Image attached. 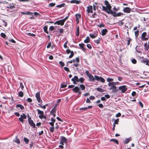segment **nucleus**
Returning <instances> with one entry per match:
<instances>
[{
    "label": "nucleus",
    "instance_id": "f257e3e1",
    "mask_svg": "<svg viewBox=\"0 0 149 149\" xmlns=\"http://www.w3.org/2000/svg\"><path fill=\"white\" fill-rule=\"evenodd\" d=\"M104 3L105 5H106V7L104 6H102V7L103 10L105 11L108 14H113L114 13V12L111 10V6L109 4V2L107 1H105Z\"/></svg>",
    "mask_w": 149,
    "mask_h": 149
},
{
    "label": "nucleus",
    "instance_id": "f03ea898",
    "mask_svg": "<svg viewBox=\"0 0 149 149\" xmlns=\"http://www.w3.org/2000/svg\"><path fill=\"white\" fill-rule=\"evenodd\" d=\"M85 79L83 77H81L79 79H78L77 76H75L71 79V80L73 82V84H76L77 82H79L81 83H82Z\"/></svg>",
    "mask_w": 149,
    "mask_h": 149
},
{
    "label": "nucleus",
    "instance_id": "7ed1b4c3",
    "mask_svg": "<svg viewBox=\"0 0 149 149\" xmlns=\"http://www.w3.org/2000/svg\"><path fill=\"white\" fill-rule=\"evenodd\" d=\"M108 86L110 87V90H112V93H115L117 91L116 87L115 85V83L114 82H109L108 84Z\"/></svg>",
    "mask_w": 149,
    "mask_h": 149
},
{
    "label": "nucleus",
    "instance_id": "20e7f679",
    "mask_svg": "<svg viewBox=\"0 0 149 149\" xmlns=\"http://www.w3.org/2000/svg\"><path fill=\"white\" fill-rule=\"evenodd\" d=\"M86 73L89 77L90 81H94L95 79V77H94L91 74L89 73V72L87 70L86 71Z\"/></svg>",
    "mask_w": 149,
    "mask_h": 149
},
{
    "label": "nucleus",
    "instance_id": "39448f33",
    "mask_svg": "<svg viewBox=\"0 0 149 149\" xmlns=\"http://www.w3.org/2000/svg\"><path fill=\"white\" fill-rule=\"evenodd\" d=\"M37 111L38 114L40 115L39 116V117L40 118H46L45 116L44 115V113L43 111L40 110L38 109H37Z\"/></svg>",
    "mask_w": 149,
    "mask_h": 149
},
{
    "label": "nucleus",
    "instance_id": "423d86ee",
    "mask_svg": "<svg viewBox=\"0 0 149 149\" xmlns=\"http://www.w3.org/2000/svg\"><path fill=\"white\" fill-rule=\"evenodd\" d=\"M36 97L38 102L40 104H42V101L40 99V93L39 92L36 93Z\"/></svg>",
    "mask_w": 149,
    "mask_h": 149
},
{
    "label": "nucleus",
    "instance_id": "0eeeda50",
    "mask_svg": "<svg viewBox=\"0 0 149 149\" xmlns=\"http://www.w3.org/2000/svg\"><path fill=\"white\" fill-rule=\"evenodd\" d=\"M95 79L97 81H100L102 83H104L105 82L104 79L102 77H99V76L95 75Z\"/></svg>",
    "mask_w": 149,
    "mask_h": 149
},
{
    "label": "nucleus",
    "instance_id": "6e6552de",
    "mask_svg": "<svg viewBox=\"0 0 149 149\" xmlns=\"http://www.w3.org/2000/svg\"><path fill=\"white\" fill-rule=\"evenodd\" d=\"M26 115L23 113L21 115L20 117L19 118V120L22 123H23L24 122L23 119H26Z\"/></svg>",
    "mask_w": 149,
    "mask_h": 149
},
{
    "label": "nucleus",
    "instance_id": "1a4fd4ad",
    "mask_svg": "<svg viewBox=\"0 0 149 149\" xmlns=\"http://www.w3.org/2000/svg\"><path fill=\"white\" fill-rule=\"evenodd\" d=\"M61 141L60 143V144L63 145L64 143H66L67 142V139L64 137H61L60 139Z\"/></svg>",
    "mask_w": 149,
    "mask_h": 149
},
{
    "label": "nucleus",
    "instance_id": "9d476101",
    "mask_svg": "<svg viewBox=\"0 0 149 149\" xmlns=\"http://www.w3.org/2000/svg\"><path fill=\"white\" fill-rule=\"evenodd\" d=\"M72 91L73 92L76 93H78L79 94H81V92L80 91V88L77 86L75 87L73 89Z\"/></svg>",
    "mask_w": 149,
    "mask_h": 149
},
{
    "label": "nucleus",
    "instance_id": "9b49d317",
    "mask_svg": "<svg viewBox=\"0 0 149 149\" xmlns=\"http://www.w3.org/2000/svg\"><path fill=\"white\" fill-rule=\"evenodd\" d=\"M118 89L119 90H121V92L123 93H125L127 90L125 86H120L119 87Z\"/></svg>",
    "mask_w": 149,
    "mask_h": 149
},
{
    "label": "nucleus",
    "instance_id": "f8f14e48",
    "mask_svg": "<svg viewBox=\"0 0 149 149\" xmlns=\"http://www.w3.org/2000/svg\"><path fill=\"white\" fill-rule=\"evenodd\" d=\"M146 32H143L141 35V39L143 40H146L148 39V38H146Z\"/></svg>",
    "mask_w": 149,
    "mask_h": 149
},
{
    "label": "nucleus",
    "instance_id": "ddd939ff",
    "mask_svg": "<svg viewBox=\"0 0 149 149\" xmlns=\"http://www.w3.org/2000/svg\"><path fill=\"white\" fill-rule=\"evenodd\" d=\"M64 21L63 19H61L56 22L54 24H57L58 25H60L62 26L64 24Z\"/></svg>",
    "mask_w": 149,
    "mask_h": 149
},
{
    "label": "nucleus",
    "instance_id": "4468645a",
    "mask_svg": "<svg viewBox=\"0 0 149 149\" xmlns=\"http://www.w3.org/2000/svg\"><path fill=\"white\" fill-rule=\"evenodd\" d=\"M131 10V9L130 8L127 7L123 9L124 12L127 13H130Z\"/></svg>",
    "mask_w": 149,
    "mask_h": 149
},
{
    "label": "nucleus",
    "instance_id": "2eb2a0df",
    "mask_svg": "<svg viewBox=\"0 0 149 149\" xmlns=\"http://www.w3.org/2000/svg\"><path fill=\"white\" fill-rule=\"evenodd\" d=\"M87 12L88 13H93V8L92 6H89L87 7Z\"/></svg>",
    "mask_w": 149,
    "mask_h": 149
},
{
    "label": "nucleus",
    "instance_id": "dca6fc26",
    "mask_svg": "<svg viewBox=\"0 0 149 149\" xmlns=\"http://www.w3.org/2000/svg\"><path fill=\"white\" fill-rule=\"evenodd\" d=\"M28 120L30 125L34 128L35 127V125L33 123V121L32 120H31L30 119H29Z\"/></svg>",
    "mask_w": 149,
    "mask_h": 149
},
{
    "label": "nucleus",
    "instance_id": "f3484780",
    "mask_svg": "<svg viewBox=\"0 0 149 149\" xmlns=\"http://www.w3.org/2000/svg\"><path fill=\"white\" fill-rule=\"evenodd\" d=\"M97 33L95 32L94 33V34H90L89 36L90 37L92 38H96L97 36Z\"/></svg>",
    "mask_w": 149,
    "mask_h": 149
},
{
    "label": "nucleus",
    "instance_id": "a211bd4d",
    "mask_svg": "<svg viewBox=\"0 0 149 149\" xmlns=\"http://www.w3.org/2000/svg\"><path fill=\"white\" fill-rule=\"evenodd\" d=\"M107 32V30L106 29H103L101 31V34L102 36H104L106 34Z\"/></svg>",
    "mask_w": 149,
    "mask_h": 149
},
{
    "label": "nucleus",
    "instance_id": "6ab92c4d",
    "mask_svg": "<svg viewBox=\"0 0 149 149\" xmlns=\"http://www.w3.org/2000/svg\"><path fill=\"white\" fill-rule=\"evenodd\" d=\"M114 13L113 14H111L113 15L114 17L119 16H121L123 14V13H121L120 12H118L117 14H116L114 12Z\"/></svg>",
    "mask_w": 149,
    "mask_h": 149
},
{
    "label": "nucleus",
    "instance_id": "aec40b11",
    "mask_svg": "<svg viewBox=\"0 0 149 149\" xmlns=\"http://www.w3.org/2000/svg\"><path fill=\"white\" fill-rule=\"evenodd\" d=\"M70 3H75L77 4H78L81 3L80 1L77 0H72L71 1Z\"/></svg>",
    "mask_w": 149,
    "mask_h": 149
},
{
    "label": "nucleus",
    "instance_id": "412c9836",
    "mask_svg": "<svg viewBox=\"0 0 149 149\" xmlns=\"http://www.w3.org/2000/svg\"><path fill=\"white\" fill-rule=\"evenodd\" d=\"M85 45L83 44H79V46L80 47L81 49L83 50L84 51L85 50V49L84 48V47Z\"/></svg>",
    "mask_w": 149,
    "mask_h": 149
},
{
    "label": "nucleus",
    "instance_id": "4be33fe9",
    "mask_svg": "<svg viewBox=\"0 0 149 149\" xmlns=\"http://www.w3.org/2000/svg\"><path fill=\"white\" fill-rule=\"evenodd\" d=\"M22 14L24 15H33V13L29 12H22Z\"/></svg>",
    "mask_w": 149,
    "mask_h": 149
},
{
    "label": "nucleus",
    "instance_id": "5701e85b",
    "mask_svg": "<svg viewBox=\"0 0 149 149\" xmlns=\"http://www.w3.org/2000/svg\"><path fill=\"white\" fill-rule=\"evenodd\" d=\"M80 88L82 91H84L85 89V87L83 84H80L79 86Z\"/></svg>",
    "mask_w": 149,
    "mask_h": 149
},
{
    "label": "nucleus",
    "instance_id": "b1692460",
    "mask_svg": "<svg viewBox=\"0 0 149 149\" xmlns=\"http://www.w3.org/2000/svg\"><path fill=\"white\" fill-rule=\"evenodd\" d=\"M90 41V38L88 36L86 37V39H85L84 41V42L85 43H88Z\"/></svg>",
    "mask_w": 149,
    "mask_h": 149
},
{
    "label": "nucleus",
    "instance_id": "393cba45",
    "mask_svg": "<svg viewBox=\"0 0 149 149\" xmlns=\"http://www.w3.org/2000/svg\"><path fill=\"white\" fill-rule=\"evenodd\" d=\"M16 107H19L20 108V109H22V110L24 109V107L21 104H17L16 105Z\"/></svg>",
    "mask_w": 149,
    "mask_h": 149
},
{
    "label": "nucleus",
    "instance_id": "a878e982",
    "mask_svg": "<svg viewBox=\"0 0 149 149\" xmlns=\"http://www.w3.org/2000/svg\"><path fill=\"white\" fill-rule=\"evenodd\" d=\"M144 47L146 50H148V49H149V45H148L147 42H146V43L144 44Z\"/></svg>",
    "mask_w": 149,
    "mask_h": 149
},
{
    "label": "nucleus",
    "instance_id": "bb28decb",
    "mask_svg": "<svg viewBox=\"0 0 149 149\" xmlns=\"http://www.w3.org/2000/svg\"><path fill=\"white\" fill-rule=\"evenodd\" d=\"M44 31L47 33H48V32L47 31V26H45L43 27Z\"/></svg>",
    "mask_w": 149,
    "mask_h": 149
},
{
    "label": "nucleus",
    "instance_id": "cd10ccee",
    "mask_svg": "<svg viewBox=\"0 0 149 149\" xmlns=\"http://www.w3.org/2000/svg\"><path fill=\"white\" fill-rule=\"evenodd\" d=\"M130 139V138H126L125 139L124 142L125 144H127L129 143Z\"/></svg>",
    "mask_w": 149,
    "mask_h": 149
},
{
    "label": "nucleus",
    "instance_id": "c85d7f7f",
    "mask_svg": "<svg viewBox=\"0 0 149 149\" xmlns=\"http://www.w3.org/2000/svg\"><path fill=\"white\" fill-rule=\"evenodd\" d=\"M100 38H99L98 39L94 40V41L95 43H96V44H98L100 43Z\"/></svg>",
    "mask_w": 149,
    "mask_h": 149
},
{
    "label": "nucleus",
    "instance_id": "c756f323",
    "mask_svg": "<svg viewBox=\"0 0 149 149\" xmlns=\"http://www.w3.org/2000/svg\"><path fill=\"white\" fill-rule=\"evenodd\" d=\"M76 35L77 36H78L79 35V26H78L77 29V32L76 33Z\"/></svg>",
    "mask_w": 149,
    "mask_h": 149
},
{
    "label": "nucleus",
    "instance_id": "7c9ffc66",
    "mask_svg": "<svg viewBox=\"0 0 149 149\" xmlns=\"http://www.w3.org/2000/svg\"><path fill=\"white\" fill-rule=\"evenodd\" d=\"M24 141L26 144H28L29 141V139L26 137H24Z\"/></svg>",
    "mask_w": 149,
    "mask_h": 149
},
{
    "label": "nucleus",
    "instance_id": "2f4dec72",
    "mask_svg": "<svg viewBox=\"0 0 149 149\" xmlns=\"http://www.w3.org/2000/svg\"><path fill=\"white\" fill-rule=\"evenodd\" d=\"M56 111L55 107H54L51 111L50 113L52 114H53Z\"/></svg>",
    "mask_w": 149,
    "mask_h": 149
},
{
    "label": "nucleus",
    "instance_id": "473e14b6",
    "mask_svg": "<svg viewBox=\"0 0 149 149\" xmlns=\"http://www.w3.org/2000/svg\"><path fill=\"white\" fill-rule=\"evenodd\" d=\"M24 94L23 92L21 91L19 92L18 93V95L19 96L22 97L23 96Z\"/></svg>",
    "mask_w": 149,
    "mask_h": 149
},
{
    "label": "nucleus",
    "instance_id": "72a5a7b5",
    "mask_svg": "<svg viewBox=\"0 0 149 149\" xmlns=\"http://www.w3.org/2000/svg\"><path fill=\"white\" fill-rule=\"evenodd\" d=\"M14 141L17 143H20L19 140L17 138V137H16V139L14 140Z\"/></svg>",
    "mask_w": 149,
    "mask_h": 149
},
{
    "label": "nucleus",
    "instance_id": "f704fd0d",
    "mask_svg": "<svg viewBox=\"0 0 149 149\" xmlns=\"http://www.w3.org/2000/svg\"><path fill=\"white\" fill-rule=\"evenodd\" d=\"M65 3H62V4H61L59 5H58L56 6V7H59V8H61L62 7H64V6L65 5Z\"/></svg>",
    "mask_w": 149,
    "mask_h": 149
},
{
    "label": "nucleus",
    "instance_id": "c9c22d12",
    "mask_svg": "<svg viewBox=\"0 0 149 149\" xmlns=\"http://www.w3.org/2000/svg\"><path fill=\"white\" fill-rule=\"evenodd\" d=\"M96 89L98 91L101 92H104V91L103 90V89L100 88H97Z\"/></svg>",
    "mask_w": 149,
    "mask_h": 149
},
{
    "label": "nucleus",
    "instance_id": "e433bc0d",
    "mask_svg": "<svg viewBox=\"0 0 149 149\" xmlns=\"http://www.w3.org/2000/svg\"><path fill=\"white\" fill-rule=\"evenodd\" d=\"M55 3H50L49 4V7H53V6H55Z\"/></svg>",
    "mask_w": 149,
    "mask_h": 149
},
{
    "label": "nucleus",
    "instance_id": "4c0bfd02",
    "mask_svg": "<svg viewBox=\"0 0 149 149\" xmlns=\"http://www.w3.org/2000/svg\"><path fill=\"white\" fill-rule=\"evenodd\" d=\"M113 141V142H114L116 143V144H118V141L116 140V139H111L110 141Z\"/></svg>",
    "mask_w": 149,
    "mask_h": 149
},
{
    "label": "nucleus",
    "instance_id": "58836bf2",
    "mask_svg": "<svg viewBox=\"0 0 149 149\" xmlns=\"http://www.w3.org/2000/svg\"><path fill=\"white\" fill-rule=\"evenodd\" d=\"M2 24L6 27L7 25V23L3 20H2Z\"/></svg>",
    "mask_w": 149,
    "mask_h": 149
},
{
    "label": "nucleus",
    "instance_id": "ea45409f",
    "mask_svg": "<svg viewBox=\"0 0 149 149\" xmlns=\"http://www.w3.org/2000/svg\"><path fill=\"white\" fill-rule=\"evenodd\" d=\"M76 20H77L78 19H79V18H80V17H81L80 15L79 14H76Z\"/></svg>",
    "mask_w": 149,
    "mask_h": 149
},
{
    "label": "nucleus",
    "instance_id": "a19ab883",
    "mask_svg": "<svg viewBox=\"0 0 149 149\" xmlns=\"http://www.w3.org/2000/svg\"><path fill=\"white\" fill-rule=\"evenodd\" d=\"M113 80V79L112 78H108L107 79V81L109 82H111L110 81H112Z\"/></svg>",
    "mask_w": 149,
    "mask_h": 149
},
{
    "label": "nucleus",
    "instance_id": "79ce46f5",
    "mask_svg": "<svg viewBox=\"0 0 149 149\" xmlns=\"http://www.w3.org/2000/svg\"><path fill=\"white\" fill-rule=\"evenodd\" d=\"M139 30H137L135 31V34L136 37H137L139 34Z\"/></svg>",
    "mask_w": 149,
    "mask_h": 149
},
{
    "label": "nucleus",
    "instance_id": "37998d69",
    "mask_svg": "<svg viewBox=\"0 0 149 149\" xmlns=\"http://www.w3.org/2000/svg\"><path fill=\"white\" fill-rule=\"evenodd\" d=\"M75 60V62H76V63H78L79 61V57L76 58L75 59H74Z\"/></svg>",
    "mask_w": 149,
    "mask_h": 149
},
{
    "label": "nucleus",
    "instance_id": "c03bdc74",
    "mask_svg": "<svg viewBox=\"0 0 149 149\" xmlns=\"http://www.w3.org/2000/svg\"><path fill=\"white\" fill-rule=\"evenodd\" d=\"M74 55V53L72 51H71L70 52V55L69 56V58H72Z\"/></svg>",
    "mask_w": 149,
    "mask_h": 149
},
{
    "label": "nucleus",
    "instance_id": "a18cd8bd",
    "mask_svg": "<svg viewBox=\"0 0 149 149\" xmlns=\"http://www.w3.org/2000/svg\"><path fill=\"white\" fill-rule=\"evenodd\" d=\"M54 127H52L50 128V130L51 132H53L54 131Z\"/></svg>",
    "mask_w": 149,
    "mask_h": 149
},
{
    "label": "nucleus",
    "instance_id": "49530a36",
    "mask_svg": "<svg viewBox=\"0 0 149 149\" xmlns=\"http://www.w3.org/2000/svg\"><path fill=\"white\" fill-rule=\"evenodd\" d=\"M132 62L133 64H136V61L135 59H133L132 60Z\"/></svg>",
    "mask_w": 149,
    "mask_h": 149
},
{
    "label": "nucleus",
    "instance_id": "de8ad7c7",
    "mask_svg": "<svg viewBox=\"0 0 149 149\" xmlns=\"http://www.w3.org/2000/svg\"><path fill=\"white\" fill-rule=\"evenodd\" d=\"M14 8L15 6L13 3L11 4L10 5V8L12 9Z\"/></svg>",
    "mask_w": 149,
    "mask_h": 149
},
{
    "label": "nucleus",
    "instance_id": "09e8293b",
    "mask_svg": "<svg viewBox=\"0 0 149 149\" xmlns=\"http://www.w3.org/2000/svg\"><path fill=\"white\" fill-rule=\"evenodd\" d=\"M118 122H119V119H116V120H115L114 121V123H115V124H118Z\"/></svg>",
    "mask_w": 149,
    "mask_h": 149
},
{
    "label": "nucleus",
    "instance_id": "8fccbe9b",
    "mask_svg": "<svg viewBox=\"0 0 149 149\" xmlns=\"http://www.w3.org/2000/svg\"><path fill=\"white\" fill-rule=\"evenodd\" d=\"M97 26L99 27H104V24H99L97 25Z\"/></svg>",
    "mask_w": 149,
    "mask_h": 149
},
{
    "label": "nucleus",
    "instance_id": "3c124183",
    "mask_svg": "<svg viewBox=\"0 0 149 149\" xmlns=\"http://www.w3.org/2000/svg\"><path fill=\"white\" fill-rule=\"evenodd\" d=\"M40 104H38V105H39L40 106V107L42 108H43V109H46V107H45V105H44L43 106H41V105H40Z\"/></svg>",
    "mask_w": 149,
    "mask_h": 149
},
{
    "label": "nucleus",
    "instance_id": "603ef678",
    "mask_svg": "<svg viewBox=\"0 0 149 149\" xmlns=\"http://www.w3.org/2000/svg\"><path fill=\"white\" fill-rule=\"evenodd\" d=\"M1 36L3 38H5L6 37V35L5 33H1Z\"/></svg>",
    "mask_w": 149,
    "mask_h": 149
},
{
    "label": "nucleus",
    "instance_id": "864d4df0",
    "mask_svg": "<svg viewBox=\"0 0 149 149\" xmlns=\"http://www.w3.org/2000/svg\"><path fill=\"white\" fill-rule=\"evenodd\" d=\"M131 40H132L130 38H129V39L127 40V44L128 45H129L130 44V42Z\"/></svg>",
    "mask_w": 149,
    "mask_h": 149
},
{
    "label": "nucleus",
    "instance_id": "5fc2aeb1",
    "mask_svg": "<svg viewBox=\"0 0 149 149\" xmlns=\"http://www.w3.org/2000/svg\"><path fill=\"white\" fill-rule=\"evenodd\" d=\"M60 65L62 67H63L64 65V63L62 61H60L59 62Z\"/></svg>",
    "mask_w": 149,
    "mask_h": 149
},
{
    "label": "nucleus",
    "instance_id": "6e6d98bb",
    "mask_svg": "<svg viewBox=\"0 0 149 149\" xmlns=\"http://www.w3.org/2000/svg\"><path fill=\"white\" fill-rule=\"evenodd\" d=\"M20 85L21 88L22 89L24 88V86L22 83H20Z\"/></svg>",
    "mask_w": 149,
    "mask_h": 149
},
{
    "label": "nucleus",
    "instance_id": "4d7b16f0",
    "mask_svg": "<svg viewBox=\"0 0 149 149\" xmlns=\"http://www.w3.org/2000/svg\"><path fill=\"white\" fill-rule=\"evenodd\" d=\"M136 94V93L135 91H133L132 93V95L134 97V96Z\"/></svg>",
    "mask_w": 149,
    "mask_h": 149
},
{
    "label": "nucleus",
    "instance_id": "13d9d810",
    "mask_svg": "<svg viewBox=\"0 0 149 149\" xmlns=\"http://www.w3.org/2000/svg\"><path fill=\"white\" fill-rule=\"evenodd\" d=\"M95 99V97L93 96H91L89 97V99L91 100H93Z\"/></svg>",
    "mask_w": 149,
    "mask_h": 149
},
{
    "label": "nucleus",
    "instance_id": "bf43d9fd",
    "mask_svg": "<svg viewBox=\"0 0 149 149\" xmlns=\"http://www.w3.org/2000/svg\"><path fill=\"white\" fill-rule=\"evenodd\" d=\"M121 115V114L120 113H118L116 115V117H119Z\"/></svg>",
    "mask_w": 149,
    "mask_h": 149
},
{
    "label": "nucleus",
    "instance_id": "052dcab7",
    "mask_svg": "<svg viewBox=\"0 0 149 149\" xmlns=\"http://www.w3.org/2000/svg\"><path fill=\"white\" fill-rule=\"evenodd\" d=\"M87 47L89 49H91L92 48L91 45L90 44H88L86 45Z\"/></svg>",
    "mask_w": 149,
    "mask_h": 149
},
{
    "label": "nucleus",
    "instance_id": "680f3d73",
    "mask_svg": "<svg viewBox=\"0 0 149 149\" xmlns=\"http://www.w3.org/2000/svg\"><path fill=\"white\" fill-rule=\"evenodd\" d=\"M54 28L52 26H51L49 28V30H50L51 31H52L54 30Z\"/></svg>",
    "mask_w": 149,
    "mask_h": 149
},
{
    "label": "nucleus",
    "instance_id": "e2e57ef3",
    "mask_svg": "<svg viewBox=\"0 0 149 149\" xmlns=\"http://www.w3.org/2000/svg\"><path fill=\"white\" fill-rule=\"evenodd\" d=\"M64 69L66 71H68V72L70 71L69 68L66 67H64Z\"/></svg>",
    "mask_w": 149,
    "mask_h": 149
},
{
    "label": "nucleus",
    "instance_id": "0e129e2a",
    "mask_svg": "<svg viewBox=\"0 0 149 149\" xmlns=\"http://www.w3.org/2000/svg\"><path fill=\"white\" fill-rule=\"evenodd\" d=\"M27 34L28 35H29L30 36H36V35L33 33L31 34L30 33H28Z\"/></svg>",
    "mask_w": 149,
    "mask_h": 149
},
{
    "label": "nucleus",
    "instance_id": "69168bd1",
    "mask_svg": "<svg viewBox=\"0 0 149 149\" xmlns=\"http://www.w3.org/2000/svg\"><path fill=\"white\" fill-rule=\"evenodd\" d=\"M9 40L10 42H12V43H15V41L13 39H9Z\"/></svg>",
    "mask_w": 149,
    "mask_h": 149
},
{
    "label": "nucleus",
    "instance_id": "338daca9",
    "mask_svg": "<svg viewBox=\"0 0 149 149\" xmlns=\"http://www.w3.org/2000/svg\"><path fill=\"white\" fill-rule=\"evenodd\" d=\"M51 46V43L50 42L47 45V48H49Z\"/></svg>",
    "mask_w": 149,
    "mask_h": 149
},
{
    "label": "nucleus",
    "instance_id": "774afa93",
    "mask_svg": "<svg viewBox=\"0 0 149 149\" xmlns=\"http://www.w3.org/2000/svg\"><path fill=\"white\" fill-rule=\"evenodd\" d=\"M27 101L29 102H31L32 101V100L31 98H28L27 99Z\"/></svg>",
    "mask_w": 149,
    "mask_h": 149
}]
</instances>
